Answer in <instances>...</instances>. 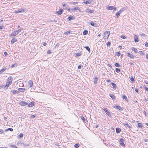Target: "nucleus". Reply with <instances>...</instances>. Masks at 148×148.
Here are the masks:
<instances>
[{
    "instance_id": "0e129e2a",
    "label": "nucleus",
    "mask_w": 148,
    "mask_h": 148,
    "mask_svg": "<svg viewBox=\"0 0 148 148\" xmlns=\"http://www.w3.org/2000/svg\"><path fill=\"white\" fill-rule=\"evenodd\" d=\"M144 101H145V102H146L147 103V102L148 101V99H145Z\"/></svg>"
},
{
    "instance_id": "4468645a",
    "label": "nucleus",
    "mask_w": 148,
    "mask_h": 148,
    "mask_svg": "<svg viewBox=\"0 0 148 148\" xmlns=\"http://www.w3.org/2000/svg\"><path fill=\"white\" fill-rule=\"evenodd\" d=\"M110 84L113 86V89L114 90L116 89L117 88V86L116 84L112 82H111Z\"/></svg>"
},
{
    "instance_id": "6e6552de",
    "label": "nucleus",
    "mask_w": 148,
    "mask_h": 148,
    "mask_svg": "<svg viewBox=\"0 0 148 148\" xmlns=\"http://www.w3.org/2000/svg\"><path fill=\"white\" fill-rule=\"evenodd\" d=\"M113 107L114 108L118 109L122 111L123 110V109L119 105L115 106H113Z\"/></svg>"
},
{
    "instance_id": "412c9836",
    "label": "nucleus",
    "mask_w": 148,
    "mask_h": 148,
    "mask_svg": "<svg viewBox=\"0 0 148 148\" xmlns=\"http://www.w3.org/2000/svg\"><path fill=\"white\" fill-rule=\"evenodd\" d=\"M110 96L112 99L113 100H114L115 97L113 94H110Z\"/></svg>"
},
{
    "instance_id": "0eeeda50",
    "label": "nucleus",
    "mask_w": 148,
    "mask_h": 148,
    "mask_svg": "<svg viewBox=\"0 0 148 148\" xmlns=\"http://www.w3.org/2000/svg\"><path fill=\"white\" fill-rule=\"evenodd\" d=\"M110 33L109 32H105L104 34V37H105V38H108L110 35Z\"/></svg>"
},
{
    "instance_id": "a19ab883",
    "label": "nucleus",
    "mask_w": 148,
    "mask_h": 148,
    "mask_svg": "<svg viewBox=\"0 0 148 148\" xmlns=\"http://www.w3.org/2000/svg\"><path fill=\"white\" fill-rule=\"evenodd\" d=\"M74 147L75 148H78L79 147V145L78 144H75L74 145Z\"/></svg>"
},
{
    "instance_id": "c03bdc74",
    "label": "nucleus",
    "mask_w": 148,
    "mask_h": 148,
    "mask_svg": "<svg viewBox=\"0 0 148 148\" xmlns=\"http://www.w3.org/2000/svg\"><path fill=\"white\" fill-rule=\"evenodd\" d=\"M82 67H83V66L82 65H81V64L79 65L78 66V69H81Z\"/></svg>"
},
{
    "instance_id": "4be33fe9",
    "label": "nucleus",
    "mask_w": 148,
    "mask_h": 148,
    "mask_svg": "<svg viewBox=\"0 0 148 148\" xmlns=\"http://www.w3.org/2000/svg\"><path fill=\"white\" fill-rule=\"evenodd\" d=\"M121 130L120 128H119V127L116 128V132L118 134V133H120L121 132Z\"/></svg>"
},
{
    "instance_id": "79ce46f5",
    "label": "nucleus",
    "mask_w": 148,
    "mask_h": 148,
    "mask_svg": "<svg viewBox=\"0 0 148 148\" xmlns=\"http://www.w3.org/2000/svg\"><path fill=\"white\" fill-rule=\"evenodd\" d=\"M106 45L108 47H110L111 45V43L109 41V42H108Z\"/></svg>"
},
{
    "instance_id": "864d4df0",
    "label": "nucleus",
    "mask_w": 148,
    "mask_h": 148,
    "mask_svg": "<svg viewBox=\"0 0 148 148\" xmlns=\"http://www.w3.org/2000/svg\"><path fill=\"white\" fill-rule=\"evenodd\" d=\"M47 53L50 54L51 53V51L50 50H49L47 51Z\"/></svg>"
},
{
    "instance_id": "f3484780",
    "label": "nucleus",
    "mask_w": 148,
    "mask_h": 148,
    "mask_svg": "<svg viewBox=\"0 0 148 148\" xmlns=\"http://www.w3.org/2000/svg\"><path fill=\"white\" fill-rule=\"evenodd\" d=\"M63 11V10L62 9L59 10L58 12V15H60L61 14Z\"/></svg>"
},
{
    "instance_id": "5701e85b",
    "label": "nucleus",
    "mask_w": 148,
    "mask_h": 148,
    "mask_svg": "<svg viewBox=\"0 0 148 148\" xmlns=\"http://www.w3.org/2000/svg\"><path fill=\"white\" fill-rule=\"evenodd\" d=\"M91 1V0H89L88 1H84L83 2V3L85 4H90V3Z\"/></svg>"
},
{
    "instance_id": "58836bf2",
    "label": "nucleus",
    "mask_w": 148,
    "mask_h": 148,
    "mask_svg": "<svg viewBox=\"0 0 148 148\" xmlns=\"http://www.w3.org/2000/svg\"><path fill=\"white\" fill-rule=\"evenodd\" d=\"M115 71L117 73H119L120 71V69L118 68H116L115 70Z\"/></svg>"
},
{
    "instance_id": "e433bc0d",
    "label": "nucleus",
    "mask_w": 148,
    "mask_h": 148,
    "mask_svg": "<svg viewBox=\"0 0 148 148\" xmlns=\"http://www.w3.org/2000/svg\"><path fill=\"white\" fill-rule=\"evenodd\" d=\"M81 54H82L81 53H77L76 54V56H80L81 55Z\"/></svg>"
},
{
    "instance_id": "680f3d73",
    "label": "nucleus",
    "mask_w": 148,
    "mask_h": 148,
    "mask_svg": "<svg viewBox=\"0 0 148 148\" xmlns=\"http://www.w3.org/2000/svg\"><path fill=\"white\" fill-rule=\"evenodd\" d=\"M145 45L146 47H148V43L147 42H146Z\"/></svg>"
},
{
    "instance_id": "7ed1b4c3",
    "label": "nucleus",
    "mask_w": 148,
    "mask_h": 148,
    "mask_svg": "<svg viewBox=\"0 0 148 148\" xmlns=\"http://www.w3.org/2000/svg\"><path fill=\"white\" fill-rule=\"evenodd\" d=\"M124 139L122 138H120L119 141V143L120 145L124 147L125 146V145L124 143Z\"/></svg>"
},
{
    "instance_id": "052dcab7",
    "label": "nucleus",
    "mask_w": 148,
    "mask_h": 148,
    "mask_svg": "<svg viewBox=\"0 0 148 148\" xmlns=\"http://www.w3.org/2000/svg\"><path fill=\"white\" fill-rule=\"evenodd\" d=\"M121 38H122L124 39H125L126 38V37L125 36H121Z\"/></svg>"
},
{
    "instance_id": "f03ea898",
    "label": "nucleus",
    "mask_w": 148,
    "mask_h": 148,
    "mask_svg": "<svg viewBox=\"0 0 148 148\" xmlns=\"http://www.w3.org/2000/svg\"><path fill=\"white\" fill-rule=\"evenodd\" d=\"M26 9L25 8H21L18 10H15L14 12L16 14L19 13L21 12H24L26 11Z\"/></svg>"
},
{
    "instance_id": "39448f33",
    "label": "nucleus",
    "mask_w": 148,
    "mask_h": 148,
    "mask_svg": "<svg viewBox=\"0 0 148 148\" xmlns=\"http://www.w3.org/2000/svg\"><path fill=\"white\" fill-rule=\"evenodd\" d=\"M103 110L106 112V114L109 116L110 117L111 114L109 110L106 108H104Z\"/></svg>"
},
{
    "instance_id": "c85d7f7f",
    "label": "nucleus",
    "mask_w": 148,
    "mask_h": 148,
    "mask_svg": "<svg viewBox=\"0 0 148 148\" xmlns=\"http://www.w3.org/2000/svg\"><path fill=\"white\" fill-rule=\"evenodd\" d=\"M88 31L87 30H85L84 31L83 34L84 35H86L88 34Z\"/></svg>"
},
{
    "instance_id": "bb28decb",
    "label": "nucleus",
    "mask_w": 148,
    "mask_h": 148,
    "mask_svg": "<svg viewBox=\"0 0 148 148\" xmlns=\"http://www.w3.org/2000/svg\"><path fill=\"white\" fill-rule=\"evenodd\" d=\"M124 125L126 126V127H127L129 128H130L131 127V126L129 125L127 123H124Z\"/></svg>"
},
{
    "instance_id": "2f4dec72",
    "label": "nucleus",
    "mask_w": 148,
    "mask_h": 148,
    "mask_svg": "<svg viewBox=\"0 0 148 148\" xmlns=\"http://www.w3.org/2000/svg\"><path fill=\"white\" fill-rule=\"evenodd\" d=\"M114 65L116 67H119L121 66L120 65L117 63H115L114 64Z\"/></svg>"
},
{
    "instance_id": "a211bd4d",
    "label": "nucleus",
    "mask_w": 148,
    "mask_h": 148,
    "mask_svg": "<svg viewBox=\"0 0 148 148\" xmlns=\"http://www.w3.org/2000/svg\"><path fill=\"white\" fill-rule=\"evenodd\" d=\"M134 41L136 42H138V38L137 36H136V35L134 36Z\"/></svg>"
},
{
    "instance_id": "473e14b6",
    "label": "nucleus",
    "mask_w": 148,
    "mask_h": 148,
    "mask_svg": "<svg viewBox=\"0 0 148 148\" xmlns=\"http://www.w3.org/2000/svg\"><path fill=\"white\" fill-rule=\"evenodd\" d=\"M138 127H139L142 128L143 126L142 125V124L140 123H138Z\"/></svg>"
},
{
    "instance_id": "cd10ccee",
    "label": "nucleus",
    "mask_w": 148,
    "mask_h": 148,
    "mask_svg": "<svg viewBox=\"0 0 148 148\" xmlns=\"http://www.w3.org/2000/svg\"><path fill=\"white\" fill-rule=\"evenodd\" d=\"M98 78L97 77H95V79L94 80V84H95L97 83L98 80Z\"/></svg>"
},
{
    "instance_id": "f257e3e1",
    "label": "nucleus",
    "mask_w": 148,
    "mask_h": 148,
    "mask_svg": "<svg viewBox=\"0 0 148 148\" xmlns=\"http://www.w3.org/2000/svg\"><path fill=\"white\" fill-rule=\"evenodd\" d=\"M23 30V28H21L18 30L12 32V33L11 34V36H16Z\"/></svg>"
},
{
    "instance_id": "b1692460",
    "label": "nucleus",
    "mask_w": 148,
    "mask_h": 148,
    "mask_svg": "<svg viewBox=\"0 0 148 148\" xmlns=\"http://www.w3.org/2000/svg\"><path fill=\"white\" fill-rule=\"evenodd\" d=\"M122 98L123 99H124L125 101H128V99L127 97L124 94L122 95Z\"/></svg>"
},
{
    "instance_id": "69168bd1",
    "label": "nucleus",
    "mask_w": 148,
    "mask_h": 148,
    "mask_svg": "<svg viewBox=\"0 0 148 148\" xmlns=\"http://www.w3.org/2000/svg\"><path fill=\"white\" fill-rule=\"evenodd\" d=\"M108 66L110 67L111 68H112V67L110 64H108L107 65Z\"/></svg>"
},
{
    "instance_id": "de8ad7c7",
    "label": "nucleus",
    "mask_w": 148,
    "mask_h": 148,
    "mask_svg": "<svg viewBox=\"0 0 148 148\" xmlns=\"http://www.w3.org/2000/svg\"><path fill=\"white\" fill-rule=\"evenodd\" d=\"M11 147L13 148H18L17 146H16L15 145H12Z\"/></svg>"
},
{
    "instance_id": "2eb2a0df",
    "label": "nucleus",
    "mask_w": 148,
    "mask_h": 148,
    "mask_svg": "<svg viewBox=\"0 0 148 148\" xmlns=\"http://www.w3.org/2000/svg\"><path fill=\"white\" fill-rule=\"evenodd\" d=\"M11 92L13 94H18L19 93V91L16 90H11Z\"/></svg>"
},
{
    "instance_id": "3c124183",
    "label": "nucleus",
    "mask_w": 148,
    "mask_h": 148,
    "mask_svg": "<svg viewBox=\"0 0 148 148\" xmlns=\"http://www.w3.org/2000/svg\"><path fill=\"white\" fill-rule=\"evenodd\" d=\"M78 3V2H71V4H72L73 5H75L77 4Z\"/></svg>"
},
{
    "instance_id": "9d476101",
    "label": "nucleus",
    "mask_w": 148,
    "mask_h": 148,
    "mask_svg": "<svg viewBox=\"0 0 148 148\" xmlns=\"http://www.w3.org/2000/svg\"><path fill=\"white\" fill-rule=\"evenodd\" d=\"M86 12L88 13H92L94 12V10H91L89 9H87L86 10Z\"/></svg>"
},
{
    "instance_id": "c9c22d12",
    "label": "nucleus",
    "mask_w": 148,
    "mask_h": 148,
    "mask_svg": "<svg viewBox=\"0 0 148 148\" xmlns=\"http://www.w3.org/2000/svg\"><path fill=\"white\" fill-rule=\"evenodd\" d=\"M23 134L22 133H20L18 135V137L19 138H21L23 136Z\"/></svg>"
},
{
    "instance_id": "7c9ffc66",
    "label": "nucleus",
    "mask_w": 148,
    "mask_h": 148,
    "mask_svg": "<svg viewBox=\"0 0 148 148\" xmlns=\"http://www.w3.org/2000/svg\"><path fill=\"white\" fill-rule=\"evenodd\" d=\"M85 48L86 49L88 50L89 52L90 51V49L89 47L88 46H86L85 47Z\"/></svg>"
},
{
    "instance_id": "4d7b16f0",
    "label": "nucleus",
    "mask_w": 148,
    "mask_h": 148,
    "mask_svg": "<svg viewBox=\"0 0 148 148\" xmlns=\"http://www.w3.org/2000/svg\"><path fill=\"white\" fill-rule=\"evenodd\" d=\"M8 131H10L11 132L13 131V129L11 128H8Z\"/></svg>"
},
{
    "instance_id": "bf43d9fd",
    "label": "nucleus",
    "mask_w": 148,
    "mask_h": 148,
    "mask_svg": "<svg viewBox=\"0 0 148 148\" xmlns=\"http://www.w3.org/2000/svg\"><path fill=\"white\" fill-rule=\"evenodd\" d=\"M129 64L131 65L134 66V64L132 62H130L129 63Z\"/></svg>"
},
{
    "instance_id": "9b49d317",
    "label": "nucleus",
    "mask_w": 148,
    "mask_h": 148,
    "mask_svg": "<svg viewBox=\"0 0 148 148\" xmlns=\"http://www.w3.org/2000/svg\"><path fill=\"white\" fill-rule=\"evenodd\" d=\"M75 18L72 16L70 15L67 18V20L70 21L74 19Z\"/></svg>"
},
{
    "instance_id": "774afa93",
    "label": "nucleus",
    "mask_w": 148,
    "mask_h": 148,
    "mask_svg": "<svg viewBox=\"0 0 148 148\" xmlns=\"http://www.w3.org/2000/svg\"><path fill=\"white\" fill-rule=\"evenodd\" d=\"M146 59L148 60V54H147V55H146Z\"/></svg>"
},
{
    "instance_id": "49530a36",
    "label": "nucleus",
    "mask_w": 148,
    "mask_h": 148,
    "mask_svg": "<svg viewBox=\"0 0 148 148\" xmlns=\"http://www.w3.org/2000/svg\"><path fill=\"white\" fill-rule=\"evenodd\" d=\"M130 80L132 81V82H134V79L133 77H132L130 78Z\"/></svg>"
},
{
    "instance_id": "72a5a7b5",
    "label": "nucleus",
    "mask_w": 148,
    "mask_h": 148,
    "mask_svg": "<svg viewBox=\"0 0 148 148\" xmlns=\"http://www.w3.org/2000/svg\"><path fill=\"white\" fill-rule=\"evenodd\" d=\"M81 119L83 120V121L84 122L85 121V119L84 117L83 116H81L80 117Z\"/></svg>"
},
{
    "instance_id": "423d86ee",
    "label": "nucleus",
    "mask_w": 148,
    "mask_h": 148,
    "mask_svg": "<svg viewBox=\"0 0 148 148\" xmlns=\"http://www.w3.org/2000/svg\"><path fill=\"white\" fill-rule=\"evenodd\" d=\"M20 105L22 106H24L28 104V103L23 101H21L20 102Z\"/></svg>"
},
{
    "instance_id": "37998d69",
    "label": "nucleus",
    "mask_w": 148,
    "mask_h": 148,
    "mask_svg": "<svg viewBox=\"0 0 148 148\" xmlns=\"http://www.w3.org/2000/svg\"><path fill=\"white\" fill-rule=\"evenodd\" d=\"M120 15V14L117 12L116 14V16L117 18H118Z\"/></svg>"
},
{
    "instance_id": "f704fd0d",
    "label": "nucleus",
    "mask_w": 148,
    "mask_h": 148,
    "mask_svg": "<svg viewBox=\"0 0 148 148\" xmlns=\"http://www.w3.org/2000/svg\"><path fill=\"white\" fill-rule=\"evenodd\" d=\"M11 84H9V83H7V82H6V85L5 86V87H6V88H8L9 86Z\"/></svg>"
},
{
    "instance_id": "5fc2aeb1",
    "label": "nucleus",
    "mask_w": 148,
    "mask_h": 148,
    "mask_svg": "<svg viewBox=\"0 0 148 148\" xmlns=\"http://www.w3.org/2000/svg\"><path fill=\"white\" fill-rule=\"evenodd\" d=\"M36 117V115H32L31 116L30 118H34V117Z\"/></svg>"
},
{
    "instance_id": "e2e57ef3",
    "label": "nucleus",
    "mask_w": 148,
    "mask_h": 148,
    "mask_svg": "<svg viewBox=\"0 0 148 148\" xmlns=\"http://www.w3.org/2000/svg\"><path fill=\"white\" fill-rule=\"evenodd\" d=\"M4 54L5 56H6L8 55V53L6 52H4Z\"/></svg>"
},
{
    "instance_id": "6e6d98bb",
    "label": "nucleus",
    "mask_w": 148,
    "mask_h": 148,
    "mask_svg": "<svg viewBox=\"0 0 148 148\" xmlns=\"http://www.w3.org/2000/svg\"><path fill=\"white\" fill-rule=\"evenodd\" d=\"M75 10H77L79 9L78 7H75L73 8Z\"/></svg>"
},
{
    "instance_id": "1a4fd4ad",
    "label": "nucleus",
    "mask_w": 148,
    "mask_h": 148,
    "mask_svg": "<svg viewBox=\"0 0 148 148\" xmlns=\"http://www.w3.org/2000/svg\"><path fill=\"white\" fill-rule=\"evenodd\" d=\"M127 55L131 59H133L134 58V56L133 55L130 53H127Z\"/></svg>"
},
{
    "instance_id": "603ef678",
    "label": "nucleus",
    "mask_w": 148,
    "mask_h": 148,
    "mask_svg": "<svg viewBox=\"0 0 148 148\" xmlns=\"http://www.w3.org/2000/svg\"><path fill=\"white\" fill-rule=\"evenodd\" d=\"M4 132L3 130L0 129V134H2Z\"/></svg>"
},
{
    "instance_id": "ddd939ff",
    "label": "nucleus",
    "mask_w": 148,
    "mask_h": 148,
    "mask_svg": "<svg viewBox=\"0 0 148 148\" xmlns=\"http://www.w3.org/2000/svg\"><path fill=\"white\" fill-rule=\"evenodd\" d=\"M28 85L30 88L32 87L33 85V82L32 80H30L28 82Z\"/></svg>"
},
{
    "instance_id": "6ab92c4d",
    "label": "nucleus",
    "mask_w": 148,
    "mask_h": 148,
    "mask_svg": "<svg viewBox=\"0 0 148 148\" xmlns=\"http://www.w3.org/2000/svg\"><path fill=\"white\" fill-rule=\"evenodd\" d=\"M17 41V39L15 38H13L12 40L11 41V44H13L14 42Z\"/></svg>"
},
{
    "instance_id": "13d9d810",
    "label": "nucleus",
    "mask_w": 148,
    "mask_h": 148,
    "mask_svg": "<svg viewBox=\"0 0 148 148\" xmlns=\"http://www.w3.org/2000/svg\"><path fill=\"white\" fill-rule=\"evenodd\" d=\"M123 11V10L121 9L118 12L120 14Z\"/></svg>"
},
{
    "instance_id": "8fccbe9b",
    "label": "nucleus",
    "mask_w": 148,
    "mask_h": 148,
    "mask_svg": "<svg viewBox=\"0 0 148 148\" xmlns=\"http://www.w3.org/2000/svg\"><path fill=\"white\" fill-rule=\"evenodd\" d=\"M70 31H67L66 32H65L64 34H70Z\"/></svg>"
},
{
    "instance_id": "09e8293b",
    "label": "nucleus",
    "mask_w": 148,
    "mask_h": 148,
    "mask_svg": "<svg viewBox=\"0 0 148 148\" xmlns=\"http://www.w3.org/2000/svg\"><path fill=\"white\" fill-rule=\"evenodd\" d=\"M139 52L140 54L142 55H145V53L142 51H139Z\"/></svg>"
},
{
    "instance_id": "a878e982",
    "label": "nucleus",
    "mask_w": 148,
    "mask_h": 148,
    "mask_svg": "<svg viewBox=\"0 0 148 148\" xmlns=\"http://www.w3.org/2000/svg\"><path fill=\"white\" fill-rule=\"evenodd\" d=\"M6 68H4L3 69H1L0 71V74L2 73L5 70H6Z\"/></svg>"
},
{
    "instance_id": "a18cd8bd",
    "label": "nucleus",
    "mask_w": 148,
    "mask_h": 148,
    "mask_svg": "<svg viewBox=\"0 0 148 148\" xmlns=\"http://www.w3.org/2000/svg\"><path fill=\"white\" fill-rule=\"evenodd\" d=\"M143 87L145 88V90L148 92V88L145 86H144Z\"/></svg>"
},
{
    "instance_id": "f8f14e48",
    "label": "nucleus",
    "mask_w": 148,
    "mask_h": 148,
    "mask_svg": "<svg viewBox=\"0 0 148 148\" xmlns=\"http://www.w3.org/2000/svg\"><path fill=\"white\" fill-rule=\"evenodd\" d=\"M34 103L35 102L34 101L29 103V104H28V106L29 107H32L34 106Z\"/></svg>"
},
{
    "instance_id": "dca6fc26",
    "label": "nucleus",
    "mask_w": 148,
    "mask_h": 148,
    "mask_svg": "<svg viewBox=\"0 0 148 148\" xmlns=\"http://www.w3.org/2000/svg\"><path fill=\"white\" fill-rule=\"evenodd\" d=\"M114 8V7L112 6H109L106 8L107 9L109 10H113Z\"/></svg>"
},
{
    "instance_id": "4c0bfd02",
    "label": "nucleus",
    "mask_w": 148,
    "mask_h": 148,
    "mask_svg": "<svg viewBox=\"0 0 148 148\" xmlns=\"http://www.w3.org/2000/svg\"><path fill=\"white\" fill-rule=\"evenodd\" d=\"M116 54L117 56H119L120 55L121 53L120 52H117L116 53Z\"/></svg>"
},
{
    "instance_id": "20e7f679",
    "label": "nucleus",
    "mask_w": 148,
    "mask_h": 148,
    "mask_svg": "<svg viewBox=\"0 0 148 148\" xmlns=\"http://www.w3.org/2000/svg\"><path fill=\"white\" fill-rule=\"evenodd\" d=\"M12 81V77L11 76H10L8 79L7 82L9 84H11Z\"/></svg>"
},
{
    "instance_id": "338daca9",
    "label": "nucleus",
    "mask_w": 148,
    "mask_h": 148,
    "mask_svg": "<svg viewBox=\"0 0 148 148\" xmlns=\"http://www.w3.org/2000/svg\"><path fill=\"white\" fill-rule=\"evenodd\" d=\"M135 91L137 93L138 92V90L136 88L135 89Z\"/></svg>"
},
{
    "instance_id": "393cba45",
    "label": "nucleus",
    "mask_w": 148,
    "mask_h": 148,
    "mask_svg": "<svg viewBox=\"0 0 148 148\" xmlns=\"http://www.w3.org/2000/svg\"><path fill=\"white\" fill-rule=\"evenodd\" d=\"M48 22H54V23H56L57 22V21H56L55 20H52L51 19H49L48 20Z\"/></svg>"
},
{
    "instance_id": "c756f323",
    "label": "nucleus",
    "mask_w": 148,
    "mask_h": 148,
    "mask_svg": "<svg viewBox=\"0 0 148 148\" xmlns=\"http://www.w3.org/2000/svg\"><path fill=\"white\" fill-rule=\"evenodd\" d=\"M132 49L134 51L135 53H136L138 52V51H137V49L135 48L132 47Z\"/></svg>"
},
{
    "instance_id": "aec40b11",
    "label": "nucleus",
    "mask_w": 148,
    "mask_h": 148,
    "mask_svg": "<svg viewBox=\"0 0 148 148\" xmlns=\"http://www.w3.org/2000/svg\"><path fill=\"white\" fill-rule=\"evenodd\" d=\"M19 92H24L25 91V88H19L18 89Z\"/></svg>"
},
{
    "instance_id": "ea45409f",
    "label": "nucleus",
    "mask_w": 148,
    "mask_h": 148,
    "mask_svg": "<svg viewBox=\"0 0 148 148\" xmlns=\"http://www.w3.org/2000/svg\"><path fill=\"white\" fill-rule=\"evenodd\" d=\"M90 24L92 26H95V25L96 24V23L94 22H91Z\"/></svg>"
}]
</instances>
